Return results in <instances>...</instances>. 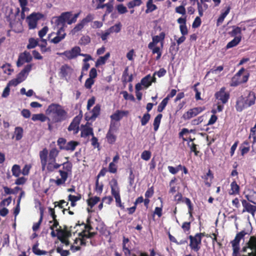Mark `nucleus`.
I'll return each instance as SVG.
<instances>
[{
  "label": "nucleus",
  "mask_w": 256,
  "mask_h": 256,
  "mask_svg": "<svg viewBox=\"0 0 256 256\" xmlns=\"http://www.w3.org/2000/svg\"><path fill=\"white\" fill-rule=\"evenodd\" d=\"M58 154L59 151L56 148H52L49 153L46 148H44L40 152L42 170L46 174L52 173L60 167L61 164L56 162Z\"/></svg>",
  "instance_id": "nucleus-1"
},
{
  "label": "nucleus",
  "mask_w": 256,
  "mask_h": 256,
  "mask_svg": "<svg viewBox=\"0 0 256 256\" xmlns=\"http://www.w3.org/2000/svg\"><path fill=\"white\" fill-rule=\"evenodd\" d=\"M46 114L52 122H61L68 118V112L64 107L56 103L50 104L46 110Z\"/></svg>",
  "instance_id": "nucleus-2"
},
{
  "label": "nucleus",
  "mask_w": 256,
  "mask_h": 256,
  "mask_svg": "<svg viewBox=\"0 0 256 256\" xmlns=\"http://www.w3.org/2000/svg\"><path fill=\"white\" fill-rule=\"evenodd\" d=\"M256 96L254 92L248 91L246 96L239 97L236 100V108L238 112H242L244 108L250 107L255 104Z\"/></svg>",
  "instance_id": "nucleus-3"
},
{
  "label": "nucleus",
  "mask_w": 256,
  "mask_h": 256,
  "mask_svg": "<svg viewBox=\"0 0 256 256\" xmlns=\"http://www.w3.org/2000/svg\"><path fill=\"white\" fill-rule=\"evenodd\" d=\"M62 165V169L58 170L60 177H57L56 179H50V182L54 183L56 186L64 185L68 175L72 174V164L70 162H66Z\"/></svg>",
  "instance_id": "nucleus-4"
},
{
  "label": "nucleus",
  "mask_w": 256,
  "mask_h": 256,
  "mask_svg": "<svg viewBox=\"0 0 256 256\" xmlns=\"http://www.w3.org/2000/svg\"><path fill=\"white\" fill-rule=\"evenodd\" d=\"M244 70L245 69L244 68H242L233 76L230 84L231 86H236L241 84L245 83L248 80L250 76L249 74L248 73L246 74L242 75Z\"/></svg>",
  "instance_id": "nucleus-5"
},
{
  "label": "nucleus",
  "mask_w": 256,
  "mask_h": 256,
  "mask_svg": "<svg viewBox=\"0 0 256 256\" xmlns=\"http://www.w3.org/2000/svg\"><path fill=\"white\" fill-rule=\"evenodd\" d=\"M202 236H204V234L202 233L196 234L194 236H190V246L195 252H198L200 249Z\"/></svg>",
  "instance_id": "nucleus-6"
},
{
  "label": "nucleus",
  "mask_w": 256,
  "mask_h": 256,
  "mask_svg": "<svg viewBox=\"0 0 256 256\" xmlns=\"http://www.w3.org/2000/svg\"><path fill=\"white\" fill-rule=\"evenodd\" d=\"M80 48L79 46H74L70 50H66L62 53H58L60 56H64L67 58L72 60L80 56Z\"/></svg>",
  "instance_id": "nucleus-7"
},
{
  "label": "nucleus",
  "mask_w": 256,
  "mask_h": 256,
  "mask_svg": "<svg viewBox=\"0 0 256 256\" xmlns=\"http://www.w3.org/2000/svg\"><path fill=\"white\" fill-rule=\"evenodd\" d=\"M94 234L90 232H89L84 231L80 234V238H76L74 240V245L80 246V245H86V238H89L93 236Z\"/></svg>",
  "instance_id": "nucleus-8"
},
{
  "label": "nucleus",
  "mask_w": 256,
  "mask_h": 256,
  "mask_svg": "<svg viewBox=\"0 0 256 256\" xmlns=\"http://www.w3.org/2000/svg\"><path fill=\"white\" fill-rule=\"evenodd\" d=\"M204 110V108L202 107L194 108H193L190 109L188 112H185L183 114L182 118L185 120H190L192 118L196 116Z\"/></svg>",
  "instance_id": "nucleus-9"
},
{
  "label": "nucleus",
  "mask_w": 256,
  "mask_h": 256,
  "mask_svg": "<svg viewBox=\"0 0 256 256\" xmlns=\"http://www.w3.org/2000/svg\"><path fill=\"white\" fill-rule=\"evenodd\" d=\"M56 36L53 38H50L52 34H50L48 36V40L51 43L57 44L64 40L66 36V34L64 32V30L62 28H60L56 33Z\"/></svg>",
  "instance_id": "nucleus-10"
},
{
  "label": "nucleus",
  "mask_w": 256,
  "mask_h": 256,
  "mask_svg": "<svg viewBox=\"0 0 256 256\" xmlns=\"http://www.w3.org/2000/svg\"><path fill=\"white\" fill-rule=\"evenodd\" d=\"M246 234L244 231H242L236 234L234 239L231 242L233 252H239L240 249V242Z\"/></svg>",
  "instance_id": "nucleus-11"
},
{
  "label": "nucleus",
  "mask_w": 256,
  "mask_h": 256,
  "mask_svg": "<svg viewBox=\"0 0 256 256\" xmlns=\"http://www.w3.org/2000/svg\"><path fill=\"white\" fill-rule=\"evenodd\" d=\"M215 97L216 99L220 100L222 104H226L230 98V94L226 91V88L222 87L215 94Z\"/></svg>",
  "instance_id": "nucleus-12"
},
{
  "label": "nucleus",
  "mask_w": 256,
  "mask_h": 256,
  "mask_svg": "<svg viewBox=\"0 0 256 256\" xmlns=\"http://www.w3.org/2000/svg\"><path fill=\"white\" fill-rule=\"evenodd\" d=\"M32 60V56L30 53L25 51L20 54L16 65L18 67H20L24 63L30 62Z\"/></svg>",
  "instance_id": "nucleus-13"
},
{
  "label": "nucleus",
  "mask_w": 256,
  "mask_h": 256,
  "mask_svg": "<svg viewBox=\"0 0 256 256\" xmlns=\"http://www.w3.org/2000/svg\"><path fill=\"white\" fill-rule=\"evenodd\" d=\"M40 19L39 14L32 13L26 18V22L30 29H34L36 27L37 22Z\"/></svg>",
  "instance_id": "nucleus-14"
},
{
  "label": "nucleus",
  "mask_w": 256,
  "mask_h": 256,
  "mask_svg": "<svg viewBox=\"0 0 256 256\" xmlns=\"http://www.w3.org/2000/svg\"><path fill=\"white\" fill-rule=\"evenodd\" d=\"M165 36V32H161L159 35L154 36L152 37V41L148 44V46H156L158 42H160L161 48H162L164 46Z\"/></svg>",
  "instance_id": "nucleus-15"
},
{
  "label": "nucleus",
  "mask_w": 256,
  "mask_h": 256,
  "mask_svg": "<svg viewBox=\"0 0 256 256\" xmlns=\"http://www.w3.org/2000/svg\"><path fill=\"white\" fill-rule=\"evenodd\" d=\"M242 204L244 208L242 213L247 212L254 216L256 212V206L252 205L245 200H242Z\"/></svg>",
  "instance_id": "nucleus-16"
},
{
  "label": "nucleus",
  "mask_w": 256,
  "mask_h": 256,
  "mask_svg": "<svg viewBox=\"0 0 256 256\" xmlns=\"http://www.w3.org/2000/svg\"><path fill=\"white\" fill-rule=\"evenodd\" d=\"M100 106L96 104L92 111L86 114V120H94L98 116L100 113Z\"/></svg>",
  "instance_id": "nucleus-17"
},
{
  "label": "nucleus",
  "mask_w": 256,
  "mask_h": 256,
  "mask_svg": "<svg viewBox=\"0 0 256 256\" xmlns=\"http://www.w3.org/2000/svg\"><path fill=\"white\" fill-rule=\"evenodd\" d=\"M48 212L50 215L52 216V221H50V222H53V224L50 226V229L52 230L56 228V230L58 232V234L60 233H62L60 228H58V222L56 220V215L55 214L54 210L53 208H50L48 209Z\"/></svg>",
  "instance_id": "nucleus-18"
},
{
  "label": "nucleus",
  "mask_w": 256,
  "mask_h": 256,
  "mask_svg": "<svg viewBox=\"0 0 256 256\" xmlns=\"http://www.w3.org/2000/svg\"><path fill=\"white\" fill-rule=\"evenodd\" d=\"M80 118L78 116L75 117L68 128V131H73L74 134H76L79 130V124Z\"/></svg>",
  "instance_id": "nucleus-19"
},
{
  "label": "nucleus",
  "mask_w": 256,
  "mask_h": 256,
  "mask_svg": "<svg viewBox=\"0 0 256 256\" xmlns=\"http://www.w3.org/2000/svg\"><path fill=\"white\" fill-rule=\"evenodd\" d=\"M132 244L128 238H124L122 242V250L125 256H129L132 250Z\"/></svg>",
  "instance_id": "nucleus-20"
},
{
  "label": "nucleus",
  "mask_w": 256,
  "mask_h": 256,
  "mask_svg": "<svg viewBox=\"0 0 256 256\" xmlns=\"http://www.w3.org/2000/svg\"><path fill=\"white\" fill-rule=\"evenodd\" d=\"M51 22L52 24H54V26H57L58 30L60 28L64 29L65 24L61 14L59 16L53 17L52 19Z\"/></svg>",
  "instance_id": "nucleus-21"
},
{
  "label": "nucleus",
  "mask_w": 256,
  "mask_h": 256,
  "mask_svg": "<svg viewBox=\"0 0 256 256\" xmlns=\"http://www.w3.org/2000/svg\"><path fill=\"white\" fill-rule=\"evenodd\" d=\"M128 112L124 110H117L110 116L111 120L118 122L126 116Z\"/></svg>",
  "instance_id": "nucleus-22"
},
{
  "label": "nucleus",
  "mask_w": 256,
  "mask_h": 256,
  "mask_svg": "<svg viewBox=\"0 0 256 256\" xmlns=\"http://www.w3.org/2000/svg\"><path fill=\"white\" fill-rule=\"evenodd\" d=\"M110 184L111 188L112 195L114 196L120 195V189L117 180L114 178L112 179L110 182Z\"/></svg>",
  "instance_id": "nucleus-23"
},
{
  "label": "nucleus",
  "mask_w": 256,
  "mask_h": 256,
  "mask_svg": "<svg viewBox=\"0 0 256 256\" xmlns=\"http://www.w3.org/2000/svg\"><path fill=\"white\" fill-rule=\"evenodd\" d=\"M156 79L154 76L152 77L150 74H148L142 78L140 82L146 88H148L152 84V82H156Z\"/></svg>",
  "instance_id": "nucleus-24"
},
{
  "label": "nucleus",
  "mask_w": 256,
  "mask_h": 256,
  "mask_svg": "<svg viewBox=\"0 0 256 256\" xmlns=\"http://www.w3.org/2000/svg\"><path fill=\"white\" fill-rule=\"evenodd\" d=\"M79 144V142L76 141L70 140L64 146L62 147V150L66 151L73 152Z\"/></svg>",
  "instance_id": "nucleus-25"
},
{
  "label": "nucleus",
  "mask_w": 256,
  "mask_h": 256,
  "mask_svg": "<svg viewBox=\"0 0 256 256\" xmlns=\"http://www.w3.org/2000/svg\"><path fill=\"white\" fill-rule=\"evenodd\" d=\"M90 135L92 136L94 135L92 128L86 124L83 126L81 130V136L86 138Z\"/></svg>",
  "instance_id": "nucleus-26"
},
{
  "label": "nucleus",
  "mask_w": 256,
  "mask_h": 256,
  "mask_svg": "<svg viewBox=\"0 0 256 256\" xmlns=\"http://www.w3.org/2000/svg\"><path fill=\"white\" fill-rule=\"evenodd\" d=\"M32 120L34 122L38 120L41 122H44L47 120L50 121L49 118L43 114H34L32 116Z\"/></svg>",
  "instance_id": "nucleus-27"
},
{
  "label": "nucleus",
  "mask_w": 256,
  "mask_h": 256,
  "mask_svg": "<svg viewBox=\"0 0 256 256\" xmlns=\"http://www.w3.org/2000/svg\"><path fill=\"white\" fill-rule=\"evenodd\" d=\"M246 244L248 248L250 249L254 254H256V236H250Z\"/></svg>",
  "instance_id": "nucleus-28"
},
{
  "label": "nucleus",
  "mask_w": 256,
  "mask_h": 256,
  "mask_svg": "<svg viewBox=\"0 0 256 256\" xmlns=\"http://www.w3.org/2000/svg\"><path fill=\"white\" fill-rule=\"evenodd\" d=\"M100 198L97 196L92 197L88 200V204L89 207L87 208V210L88 212H92L91 209L100 201Z\"/></svg>",
  "instance_id": "nucleus-29"
},
{
  "label": "nucleus",
  "mask_w": 256,
  "mask_h": 256,
  "mask_svg": "<svg viewBox=\"0 0 256 256\" xmlns=\"http://www.w3.org/2000/svg\"><path fill=\"white\" fill-rule=\"evenodd\" d=\"M148 47L152 50V54H157L156 60H158L162 56V48L157 46H148Z\"/></svg>",
  "instance_id": "nucleus-30"
},
{
  "label": "nucleus",
  "mask_w": 256,
  "mask_h": 256,
  "mask_svg": "<svg viewBox=\"0 0 256 256\" xmlns=\"http://www.w3.org/2000/svg\"><path fill=\"white\" fill-rule=\"evenodd\" d=\"M242 36H236L230 42L228 43L226 48L227 49L236 46L241 41Z\"/></svg>",
  "instance_id": "nucleus-31"
},
{
  "label": "nucleus",
  "mask_w": 256,
  "mask_h": 256,
  "mask_svg": "<svg viewBox=\"0 0 256 256\" xmlns=\"http://www.w3.org/2000/svg\"><path fill=\"white\" fill-rule=\"evenodd\" d=\"M64 20V24H71L74 22H70L72 20V14L71 12H63L61 14Z\"/></svg>",
  "instance_id": "nucleus-32"
},
{
  "label": "nucleus",
  "mask_w": 256,
  "mask_h": 256,
  "mask_svg": "<svg viewBox=\"0 0 256 256\" xmlns=\"http://www.w3.org/2000/svg\"><path fill=\"white\" fill-rule=\"evenodd\" d=\"M110 56V53L107 52L104 56H100L96 62V66L104 64Z\"/></svg>",
  "instance_id": "nucleus-33"
},
{
  "label": "nucleus",
  "mask_w": 256,
  "mask_h": 256,
  "mask_svg": "<svg viewBox=\"0 0 256 256\" xmlns=\"http://www.w3.org/2000/svg\"><path fill=\"white\" fill-rule=\"evenodd\" d=\"M230 10V8L228 6L226 8V10L221 14L217 20L216 25L218 26H220L223 22L225 18L229 14Z\"/></svg>",
  "instance_id": "nucleus-34"
},
{
  "label": "nucleus",
  "mask_w": 256,
  "mask_h": 256,
  "mask_svg": "<svg viewBox=\"0 0 256 256\" xmlns=\"http://www.w3.org/2000/svg\"><path fill=\"white\" fill-rule=\"evenodd\" d=\"M72 72V69L68 65H64L60 68V74L63 78H66Z\"/></svg>",
  "instance_id": "nucleus-35"
},
{
  "label": "nucleus",
  "mask_w": 256,
  "mask_h": 256,
  "mask_svg": "<svg viewBox=\"0 0 256 256\" xmlns=\"http://www.w3.org/2000/svg\"><path fill=\"white\" fill-rule=\"evenodd\" d=\"M24 130L23 128L20 126L16 127L14 132V136L16 140H20L23 136Z\"/></svg>",
  "instance_id": "nucleus-36"
},
{
  "label": "nucleus",
  "mask_w": 256,
  "mask_h": 256,
  "mask_svg": "<svg viewBox=\"0 0 256 256\" xmlns=\"http://www.w3.org/2000/svg\"><path fill=\"white\" fill-rule=\"evenodd\" d=\"M157 9L156 5L153 4V0H148L146 2V12L148 14Z\"/></svg>",
  "instance_id": "nucleus-37"
},
{
  "label": "nucleus",
  "mask_w": 256,
  "mask_h": 256,
  "mask_svg": "<svg viewBox=\"0 0 256 256\" xmlns=\"http://www.w3.org/2000/svg\"><path fill=\"white\" fill-rule=\"evenodd\" d=\"M115 133V132L108 131L106 135V138L109 144H113L116 142V136L114 134Z\"/></svg>",
  "instance_id": "nucleus-38"
},
{
  "label": "nucleus",
  "mask_w": 256,
  "mask_h": 256,
  "mask_svg": "<svg viewBox=\"0 0 256 256\" xmlns=\"http://www.w3.org/2000/svg\"><path fill=\"white\" fill-rule=\"evenodd\" d=\"M240 191V187L236 184V182L233 181L230 184V194H238Z\"/></svg>",
  "instance_id": "nucleus-39"
},
{
  "label": "nucleus",
  "mask_w": 256,
  "mask_h": 256,
  "mask_svg": "<svg viewBox=\"0 0 256 256\" xmlns=\"http://www.w3.org/2000/svg\"><path fill=\"white\" fill-rule=\"evenodd\" d=\"M81 198L80 194H77L76 196H73L72 194H70L68 196V200L69 201L71 202V206H74L76 205V202L80 200Z\"/></svg>",
  "instance_id": "nucleus-40"
},
{
  "label": "nucleus",
  "mask_w": 256,
  "mask_h": 256,
  "mask_svg": "<svg viewBox=\"0 0 256 256\" xmlns=\"http://www.w3.org/2000/svg\"><path fill=\"white\" fill-rule=\"evenodd\" d=\"M230 34L232 36H242V28L239 26H234Z\"/></svg>",
  "instance_id": "nucleus-41"
},
{
  "label": "nucleus",
  "mask_w": 256,
  "mask_h": 256,
  "mask_svg": "<svg viewBox=\"0 0 256 256\" xmlns=\"http://www.w3.org/2000/svg\"><path fill=\"white\" fill-rule=\"evenodd\" d=\"M12 175L16 177H18L21 174L20 168L19 165L14 164L12 168Z\"/></svg>",
  "instance_id": "nucleus-42"
},
{
  "label": "nucleus",
  "mask_w": 256,
  "mask_h": 256,
  "mask_svg": "<svg viewBox=\"0 0 256 256\" xmlns=\"http://www.w3.org/2000/svg\"><path fill=\"white\" fill-rule=\"evenodd\" d=\"M162 118V114H158L154 118V124H154V131H157L158 130V128H159L160 123V120H161Z\"/></svg>",
  "instance_id": "nucleus-43"
},
{
  "label": "nucleus",
  "mask_w": 256,
  "mask_h": 256,
  "mask_svg": "<svg viewBox=\"0 0 256 256\" xmlns=\"http://www.w3.org/2000/svg\"><path fill=\"white\" fill-rule=\"evenodd\" d=\"M142 4L141 0H133L128 2L127 6L128 8H132L135 6H140Z\"/></svg>",
  "instance_id": "nucleus-44"
},
{
  "label": "nucleus",
  "mask_w": 256,
  "mask_h": 256,
  "mask_svg": "<svg viewBox=\"0 0 256 256\" xmlns=\"http://www.w3.org/2000/svg\"><path fill=\"white\" fill-rule=\"evenodd\" d=\"M32 250L33 252L38 256L44 255L47 254V252L40 250L38 248V244L34 245L32 247Z\"/></svg>",
  "instance_id": "nucleus-45"
},
{
  "label": "nucleus",
  "mask_w": 256,
  "mask_h": 256,
  "mask_svg": "<svg viewBox=\"0 0 256 256\" xmlns=\"http://www.w3.org/2000/svg\"><path fill=\"white\" fill-rule=\"evenodd\" d=\"M213 174L211 172L210 170H208V172L206 173V175H205L203 178L205 180V184L208 186H210V182H208V179H210V181L212 180L213 178Z\"/></svg>",
  "instance_id": "nucleus-46"
},
{
  "label": "nucleus",
  "mask_w": 256,
  "mask_h": 256,
  "mask_svg": "<svg viewBox=\"0 0 256 256\" xmlns=\"http://www.w3.org/2000/svg\"><path fill=\"white\" fill-rule=\"evenodd\" d=\"M1 68L3 72L8 75L10 74L13 71V70L11 68V66L8 64H4Z\"/></svg>",
  "instance_id": "nucleus-47"
},
{
  "label": "nucleus",
  "mask_w": 256,
  "mask_h": 256,
  "mask_svg": "<svg viewBox=\"0 0 256 256\" xmlns=\"http://www.w3.org/2000/svg\"><path fill=\"white\" fill-rule=\"evenodd\" d=\"M38 40L34 38H30L28 40V44L27 46L28 49L34 48L38 44Z\"/></svg>",
  "instance_id": "nucleus-48"
},
{
  "label": "nucleus",
  "mask_w": 256,
  "mask_h": 256,
  "mask_svg": "<svg viewBox=\"0 0 256 256\" xmlns=\"http://www.w3.org/2000/svg\"><path fill=\"white\" fill-rule=\"evenodd\" d=\"M168 102V98H165L158 105V112H162L167 105Z\"/></svg>",
  "instance_id": "nucleus-49"
},
{
  "label": "nucleus",
  "mask_w": 256,
  "mask_h": 256,
  "mask_svg": "<svg viewBox=\"0 0 256 256\" xmlns=\"http://www.w3.org/2000/svg\"><path fill=\"white\" fill-rule=\"evenodd\" d=\"M121 24L120 23L116 24L113 26L110 27L108 29L112 33L116 32L118 33L121 30Z\"/></svg>",
  "instance_id": "nucleus-50"
},
{
  "label": "nucleus",
  "mask_w": 256,
  "mask_h": 256,
  "mask_svg": "<svg viewBox=\"0 0 256 256\" xmlns=\"http://www.w3.org/2000/svg\"><path fill=\"white\" fill-rule=\"evenodd\" d=\"M104 185L102 183L100 184L98 178H97L96 182L95 191L98 194H100L103 190Z\"/></svg>",
  "instance_id": "nucleus-51"
},
{
  "label": "nucleus",
  "mask_w": 256,
  "mask_h": 256,
  "mask_svg": "<svg viewBox=\"0 0 256 256\" xmlns=\"http://www.w3.org/2000/svg\"><path fill=\"white\" fill-rule=\"evenodd\" d=\"M84 26L85 25L82 22H80V23L77 24L75 26V27L72 30L71 33L72 34H74L76 33L84 27Z\"/></svg>",
  "instance_id": "nucleus-52"
},
{
  "label": "nucleus",
  "mask_w": 256,
  "mask_h": 256,
  "mask_svg": "<svg viewBox=\"0 0 256 256\" xmlns=\"http://www.w3.org/2000/svg\"><path fill=\"white\" fill-rule=\"evenodd\" d=\"M118 128V125L116 121L111 120L108 131L116 132Z\"/></svg>",
  "instance_id": "nucleus-53"
},
{
  "label": "nucleus",
  "mask_w": 256,
  "mask_h": 256,
  "mask_svg": "<svg viewBox=\"0 0 256 256\" xmlns=\"http://www.w3.org/2000/svg\"><path fill=\"white\" fill-rule=\"evenodd\" d=\"M158 199L160 200L161 206L155 208L154 214L157 215L158 217H160L162 216V200L160 198H158Z\"/></svg>",
  "instance_id": "nucleus-54"
},
{
  "label": "nucleus",
  "mask_w": 256,
  "mask_h": 256,
  "mask_svg": "<svg viewBox=\"0 0 256 256\" xmlns=\"http://www.w3.org/2000/svg\"><path fill=\"white\" fill-rule=\"evenodd\" d=\"M184 6L185 4H182L181 6L176 7L175 9L176 12L182 15H184L186 13V10Z\"/></svg>",
  "instance_id": "nucleus-55"
},
{
  "label": "nucleus",
  "mask_w": 256,
  "mask_h": 256,
  "mask_svg": "<svg viewBox=\"0 0 256 256\" xmlns=\"http://www.w3.org/2000/svg\"><path fill=\"white\" fill-rule=\"evenodd\" d=\"M150 116L148 113L144 114L141 119V124L142 126H145L150 120Z\"/></svg>",
  "instance_id": "nucleus-56"
},
{
  "label": "nucleus",
  "mask_w": 256,
  "mask_h": 256,
  "mask_svg": "<svg viewBox=\"0 0 256 256\" xmlns=\"http://www.w3.org/2000/svg\"><path fill=\"white\" fill-rule=\"evenodd\" d=\"M58 237L60 242L64 244L66 246H68L69 245V242L67 240V238L64 236V234L62 233H60V234H58Z\"/></svg>",
  "instance_id": "nucleus-57"
},
{
  "label": "nucleus",
  "mask_w": 256,
  "mask_h": 256,
  "mask_svg": "<svg viewBox=\"0 0 256 256\" xmlns=\"http://www.w3.org/2000/svg\"><path fill=\"white\" fill-rule=\"evenodd\" d=\"M150 156L151 152L148 150H144L141 154L142 158L146 161L150 159Z\"/></svg>",
  "instance_id": "nucleus-58"
},
{
  "label": "nucleus",
  "mask_w": 256,
  "mask_h": 256,
  "mask_svg": "<svg viewBox=\"0 0 256 256\" xmlns=\"http://www.w3.org/2000/svg\"><path fill=\"white\" fill-rule=\"evenodd\" d=\"M110 34H112V32L108 28V30H106L104 32L102 33L101 34H98V35L100 36V38L102 41H106Z\"/></svg>",
  "instance_id": "nucleus-59"
},
{
  "label": "nucleus",
  "mask_w": 256,
  "mask_h": 256,
  "mask_svg": "<svg viewBox=\"0 0 256 256\" xmlns=\"http://www.w3.org/2000/svg\"><path fill=\"white\" fill-rule=\"evenodd\" d=\"M224 69V67L222 66H220L216 68H212L208 72L206 76H208L210 73L217 74L218 72H222Z\"/></svg>",
  "instance_id": "nucleus-60"
},
{
  "label": "nucleus",
  "mask_w": 256,
  "mask_h": 256,
  "mask_svg": "<svg viewBox=\"0 0 256 256\" xmlns=\"http://www.w3.org/2000/svg\"><path fill=\"white\" fill-rule=\"evenodd\" d=\"M116 9L118 12L120 14H124L128 12L126 8L122 4H120L117 6Z\"/></svg>",
  "instance_id": "nucleus-61"
},
{
  "label": "nucleus",
  "mask_w": 256,
  "mask_h": 256,
  "mask_svg": "<svg viewBox=\"0 0 256 256\" xmlns=\"http://www.w3.org/2000/svg\"><path fill=\"white\" fill-rule=\"evenodd\" d=\"M27 76L26 74L24 73L22 71H21L16 76V78L18 80V82L21 83L23 81H24L26 78H27Z\"/></svg>",
  "instance_id": "nucleus-62"
},
{
  "label": "nucleus",
  "mask_w": 256,
  "mask_h": 256,
  "mask_svg": "<svg viewBox=\"0 0 256 256\" xmlns=\"http://www.w3.org/2000/svg\"><path fill=\"white\" fill-rule=\"evenodd\" d=\"M94 83V80L92 78H88L85 82L84 86L87 89H90Z\"/></svg>",
  "instance_id": "nucleus-63"
},
{
  "label": "nucleus",
  "mask_w": 256,
  "mask_h": 256,
  "mask_svg": "<svg viewBox=\"0 0 256 256\" xmlns=\"http://www.w3.org/2000/svg\"><path fill=\"white\" fill-rule=\"evenodd\" d=\"M94 18V15L92 14H88L87 16L82 19L81 21L84 25H86L88 22H91Z\"/></svg>",
  "instance_id": "nucleus-64"
}]
</instances>
